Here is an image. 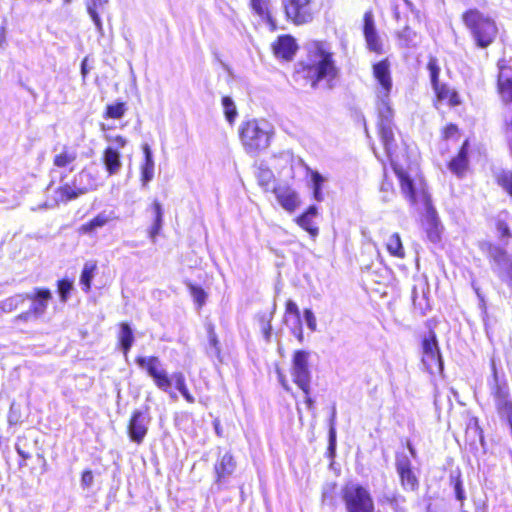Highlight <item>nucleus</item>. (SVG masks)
<instances>
[{
	"instance_id": "nucleus-45",
	"label": "nucleus",
	"mask_w": 512,
	"mask_h": 512,
	"mask_svg": "<svg viewBox=\"0 0 512 512\" xmlns=\"http://www.w3.org/2000/svg\"><path fill=\"white\" fill-rule=\"evenodd\" d=\"M395 467L397 473L412 469V463L408 455L404 452L397 453L395 457Z\"/></svg>"
},
{
	"instance_id": "nucleus-5",
	"label": "nucleus",
	"mask_w": 512,
	"mask_h": 512,
	"mask_svg": "<svg viewBox=\"0 0 512 512\" xmlns=\"http://www.w3.org/2000/svg\"><path fill=\"white\" fill-rule=\"evenodd\" d=\"M272 128L265 120L252 119L241 124L239 135L248 153L265 150L270 145Z\"/></svg>"
},
{
	"instance_id": "nucleus-23",
	"label": "nucleus",
	"mask_w": 512,
	"mask_h": 512,
	"mask_svg": "<svg viewBox=\"0 0 512 512\" xmlns=\"http://www.w3.org/2000/svg\"><path fill=\"white\" fill-rule=\"evenodd\" d=\"M307 172L310 176L309 186L312 189L313 199L317 202H322L324 200L323 187L327 178L311 168H307Z\"/></svg>"
},
{
	"instance_id": "nucleus-39",
	"label": "nucleus",
	"mask_w": 512,
	"mask_h": 512,
	"mask_svg": "<svg viewBox=\"0 0 512 512\" xmlns=\"http://www.w3.org/2000/svg\"><path fill=\"white\" fill-rule=\"evenodd\" d=\"M386 248L392 256L399 258L404 257V249L398 233L390 235L386 243Z\"/></svg>"
},
{
	"instance_id": "nucleus-48",
	"label": "nucleus",
	"mask_w": 512,
	"mask_h": 512,
	"mask_svg": "<svg viewBox=\"0 0 512 512\" xmlns=\"http://www.w3.org/2000/svg\"><path fill=\"white\" fill-rule=\"evenodd\" d=\"M256 176H257L259 184L265 188H267L270 185V183L272 182V179H273V173L268 168L260 167L258 169Z\"/></svg>"
},
{
	"instance_id": "nucleus-19",
	"label": "nucleus",
	"mask_w": 512,
	"mask_h": 512,
	"mask_svg": "<svg viewBox=\"0 0 512 512\" xmlns=\"http://www.w3.org/2000/svg\"><path fill=\"white\" fill-rule=\"evenodd\" d=\"M72 181L76 185L77 191L83 195L97 187V180L88 169H82L73 177Z\"/></svg>"
},
{
	"instance_id": "nucleus-36",
	"label": "nucleus",
	"mask_w": 512,
	"mask_h": 512,
	"mask_svg": "<svg viewBox=\"0 0 512 512\" xmlns=\"http://www.w3.org/2000/svg\"><path fill=\"white\" fill-rule=\"evenodd\" d=\"M401 486L406 491H415L419 487V480L413 469L398 473Z\"/></svg>"
},
{
	"instance_id": "nucleus-1",
	"label": "nucleus",
	"mask_w": 512,
	"mask_h": 512,
	"mask_svg": "<svg viewBox=\"0 0 512 512\" xmlns=\"http://www.w3.org/2000/svg\"><path fill=\"white\" fill-rule=\"evenodd\" d=\"M304 48L306 57L296 64L295 73L309 80L312 88H317L320 81L330 83L338 77L339 69L328 42L312 40Z\"/></svg>"
},
{
	"instance_id": "nucleus-47",
	"label": "nucleus",
	"mask_w": 512,
	"mask_h": 512,
	"mask_svg": "<svg viewBox=\"0 0 512 512\" xmlns=\"http://www.w3.org/2000/svg\"><path fill=\"white\" fill-rule=\"evenodd\" d=\"M189 288H190L191 296L193 297L195 303H197L198 308H201L206 302V298H207L206 292L204 291L203 288H201L200 286H196V285H189Z\"/></svg>"
},
{
	"instance_id": "nucleus-9",
	"label": "nucleus",
	"mask_w": 512,
	"mask_h": 512,
	"mask_svg": "<svg viewBox=\"0 0 512 512\" xmlns=\"http://www.w3.org/2000/svg\"><path fill=\"white\" fill-rule=\"evenodd\" d=\"M136 364L145 369L147 374L153 379L155 385L164 392L171 388V379L167 371L162 367L161 361L156 356H139L135 360Z\"/></svg>"
},
{
	"instance_id": "nucleus-60",
	"label": "nucleus",
	"mask_w": 512,
	"mask_h": 512,
	"mask_svg": "<svg viewBox=\"0 0 512 512\" xmlns=\"http://www.w3.org/2000/svg\"><path fill=\"white\" fill-rule=\"evenodd\" d=\"M6 45V34L4 27H0V48H4Z\"/></svg>"
},
{
	"instance_id": "nucleus-12",
	"label": "nucleus",
	"mask_w": 512,
	"mask_h": 512,
	"mask_svg": "<svg viewBox=\"0 0 512 512\" xmlns=\"http://www.w3.org/2000/svg\"><path fill=\"white\" fill-rule=\"evenodd\" d=\"M423 358L422 362L428 370L432 371L437 368L439 371L443 370V360L440 353L438 340L434 331L429 333L422 340Z\"/></svg>"
},
{
	"instance_id": "nucleus-10",
	"label": "nucleus",
	"mask_w": 512,
	"mask_h": 512,
	"mask_svg": "<svg viewBox=\"0 0 512 512\" xmlns=\"http://www.w3.org/2000/svg\"><path fill=\"white\" fill-rule=\"evenodd\" d=\"M285 13L296 25L312 22L315 13L313 0H283Z\"/></svg>"
},
{
	"instance_id": "nucleus-61",
	"label": "nucleus",
	"mask_w": 512,
	"mask_h": 512,
	"mask_svg": "<svg viewBox=\"0 0 512 512\" xmlns=\"http://www.w3.org/2000/svg\"><path fill=\"white\" fill-rule=\"evenodd\" d=\"M304 395H305V403H306L308 409H311L314 405V400L310 397V393L304 394Z\"/></svg>"
},
{
	"instance_id": "nucleus-35",
	"label": "nucleus",
	"mask_w": 512,
	"mask_h": 512,
	"mask_svg": "<svg viewBox=\"0 0 512 512\" xmlns=\"http://www.w3.org/2000/svg\"><path fill=\"white\" fill-rule=\"evenodd\" d=\"M152 210L154 213V222L150 229L149 234H150L152 241H154L155 237L159 234V232L162 228L163 208H162V205L158 201L155 200L152 204Z\"/></svg>"
},
{
	"instance_id": "nucleus-53",
	"label": "nucleus",
	"mask_w": 512,
	"mask_h": 512,
	"mask_svg": "<svg viewBox=\"0 0 512 512\" xmlns=\"http://www.w3.org/2000/svg\"><path fill=\"white\" fill-rule=\"evenodd\" d=\"M23 442H24V440L18 439V441L15 444V449H16L17 454L23 460H28L31 458V453L26 450V447Z\"/></svg>"
},
{
	"instance_id": "nucleus-54",
	"label": "nucleus",
	"mask_w": 512,
	"mask_h": 512,
	"mask_svg": "<svg viewBox=\"0 0 512 512\" xmlns=\"http://www.w3.org/2000/svg\"><path fill=\"white\" fill-rule=\"evenodd\" d=\"M89 16L91 17V19H92V21H93V23H94V25L96 27L97 32L101 36H103L104 35V29H103V24H102L99 12L89 13Z\"/></svg>"
},
{
	"instance_id": "nucleus-22",
	"label": "nucleus",
	"mask_w": 512,
	"mask_h": 512,
	"mask_svg": "<svg viewBox=\"0 0 512 512\" xmlns=\"http://www.w3.org/2000/svg\"><path fill=\"white\" fill-rule=\"evenodd\" d=\"M112 220V213H107L106 211H102L97 214L90 221L82 224L79 227V233L85 235H92L97 229L104 227L107 223Z\"/></svg>"
},
{
	"instance_id": "nucleus-24",
	"label": "nucleus",
	"mask_w": 512,
	"mask_h": 512,
	"mask_svg": "<svg viewBox=\"0 0 512 512\" xmlns=\"http://www.w3.org/2000/svg\"><path fill=\"white\" fill-rule=\"evenodd\" d=\"M103 163L109 175L117 174L122 167L118 149L107 147L103 153Z\"/></svg>"
},
{
	"instance_id": "nucleus-3",
	"label": "nucleus",
	"mask_w": 512,
	"mask_h": 512,
	"mask_svg": "<svg viewBox=\"0 0 512 512\" xmlns=\"http://www.w3.org/2000/svg\"><path fill=\"white\" fill-rule=\"evenodd\" d=\"M400 181L401 191L411 204H416L421 198L425 205L423 227L427 238L432 243H438L441 239L442 226L435 208L431 205L428 195L416 187L414 180L402 169L395 170Z\"/></svg>"
},
{
	"instance_id": "nucleus-25",
	"label": "nucleus",
	"mask_w": 512,
	"mask_h": 512,
	"mask_svg": "<svg viewBox=\"0 0 512 512\" xmlns=\"http://www.w3.org/2000/svg\"><path fill=\"white\" fill-rule=\"evenodd\" d=\"M144 163L141 166L142 185L146 186L154 177L153 153L148 144L143 145Z\"/></svg>"
},
{
	"instance_id": "nucleus-38",
	"label": "nucleus",
	"mask_w": 512,
	"mask_h": 512,
	"mask_svg": "<svg viewBox=\"0 0 512 512\" xmlns=\"http://www.w3.org/2000/svg\"><path fill=\"white\" fill-rule=\"evenodd\" d=\"M498 89L506 102H512V77H505L503 72L498 76Z\"/></svg>"
},
{
	"instance_id": "nucleus-30",
	"label": "nucleus",
	"mask_w": 512,
	"mask_h": 512,
	"mask_svg": "<svg viewBox=\"0 0 512 512\" xmlns=\"http://www.w3.org/2000/svg\"><path fill=\"white\" fill-rule=\"evenodd\" d=\"M27 301V297L23 294H15L0 301V311L3 313H11L18 308H22Z\"/></svg>"
},
{
	"instance_id": "nucleus-13",
	"label": "nucleus",
	"mask_w": 512,
	"mask_h": 512,
	"mask_svg": "<svg viewBox=\"0 0 512 512\" xmlns=\"http://www.w3.org/2000/svg\"><path fill=\"white\" fill-rule=\"evenodd\" d=\"M486 251L489 259L492 261V270L498 274L499 277L512 278V258L508 255L507 251L498 245L487 243Z\"/></svg>"
},
{
	"instance_id": "nucleus-51",
	"label": "nucleus",
	"mask_w": 512,
	"mask_h": 512,
	"mask_svg": "<svg viewBox=\"0 0 512 512\" xmlns=\"http://www.w3.org/2000/svg\"><path fill=\"white\" fill-rule=\"evenodd\" d=\"M94 483V475L91 470H85L82 473L80 484L83 489H89Z\"/></svg>"
},
{
	"instance_id": "nucleus-20",
	"label": "nucleus",
	"mask_w": 512,
	"mask_h": 512,
	"mask_svg": "<svg viewBox=\"0 0 512 512\" xmlns=\"http://www.w3.org/2000/svg\"><path fill=\"white\" fill-rule=\"evenodd\" d=\"M468 162V144L466 141L461 146L458 154L450 160L448 168L452 173L461 177L468 167Z\"/></svg>"
},
{
	"instance_id": "nucleus-18",
	"label": "nucleus",
	"mask_w": 512,
	"mask_h": 512,
	"mask_svg": "<svg viewBox=\"0 0 512 512\" xmlns=\"http://www.w3.org/2000/svg\"><path fill=\"white\" fill-rule=\"evenodd\" d=\"M275 196L279 204L287 211L293 212L299 205V197L295 190L290 187L279 186L274 188Z\"/></svg>"
},
{
	"instance_id": "nucleus-29",
	"label": "nucleus",
	"mask_w": 512,
	"mask_h": 512,
	"mask_svg": "<svg viewBox=\"0 0 512 512\" xmlns=\"http://www.w3.org/2000/svg\"><path fill=\"white\" fill-rule=\"evenodd\" d=\"M77 159L76 150L64 146L62 151L53 157V165L57 168H65Z\"/></svg>"
},
{
	"instance_id": "nucleus-55",
	"label": "nucleus",
	"mask_w": 512,
	"mask_h": 512,
	"mask_svg": "<svg viewBox=\"0 0 512 512\" xmlns=\"http://www.w3.org/2000/svg\"><path fill=\"white\" fill-rule=\"evenodd\" d=\"M286 311L288 313L295 314L297 316L298 323L300 324L299 308H298L297 304L294 301H292V300H288L287 301V303H286Z\"/></svg>"
},
{
	"instance_id": "nucleus-43",
	"label": "nucleus",
	"mask_w": 512,
	"mask_h": 512,
	"mask_svg": "<svg viewBox=\"0 0 512 512\" xmlns=\"http://www.w3.org/2000/svg\"><path fill=\"white\" fill-rule=\"evenodd\" d=\"M125 111H126V105L123 102L109 104L106 107L104 117L112 118V119H120L124 116Z\"/></svg>"
},
{
	"instance_id": "nucleus-32",
	"label": "nucleus",
	"mask_w": 512,
	"mask_h": 512,
	"mask_svg": "<svg viewBox=\"0 0 512 512\" xmlns=\"http://www.w3.org/2000/svg\"><path fill=\"white\" fill-rule=\"evenodd\" d=\"M97 265L95 262H86L80 275V285L82 290L88 292L91 288V282L94 278Z\"/></svg>"
},
{
	"instance_id": "nucleus-21",
	"label": "nucleus",
	"mask_w": 512,
	"mask_h": 512,
	"mask_svg": "<svg viewBox=\"0 0 512 512\" xmlns=\"http://www.w3.org/2000/svg\"><path fill=\"white\" fill-rule=\"evenodd\" d=\"M318 214V208L315 205H310L307 210L297 218L298 225L306 230L312 237H316L319 229L314 225V218Z\"/></svg>"
},
{
	"instance_id": "nucleus-50",
	"label": "nucleus",
	"mask_w": 512,
	"mask_h": 512,
	"mask_svg": "<svg viewBox=\"0 0 512 512\" xmlns=\"http://www.w3.org/2000/svg\"><path fill=\"white\" fill-rule=\"evenodd\" d=\"M303 317H304L307 327L311 331H316L317 322H316V317H315L313 311L311 309H304Z\"/></svg>"
},
{
	"instance_id": "nucleus-64",
	"label": "nucleus",
	"mask_w": 512,
	"mask_h": 512,
	"mask_svg": "<svg viewBox=\"0 0 512 512\" xmlns=\"http://www.w3.org/2000/svg\"><path fill=\"white\" fill-rule=\"evenodd\" d=\"M389 188H390V184H385V183H384V184H382L381 190H382V191H388V190H389Z\"/></svg>"
},
{
	"instance_id": "nucleus-4",
	"label": "nucleus",
	"mask_w": 512,
	"mask_h": 512,
	"mask_svg": "<svg viewBox=\"0 0 512 512\" xmlns=\"http://www.w3.org/2000/svg\"><path fill=\"white\" fill-rule=\"evenodd\" d=\"M462 20L478 48L485 49L495 41L498 28L491 17L478 9H468L463 13Z\"/></svg>"
},
{
	"instance_id": "nucleus-16",
	"label": "nucleus",
	"mask_w": 512,
	"mask_h": 512,
	"mask_svg": "<svg viewBox=\"0 0 512 512\" xmlns=\"http://www.w3.org/2000/svg\"><path fill=\"white\" fill-rule=\"evenodd\" d=\"M67 177L66 174H61L60 176V183L61 185L57 187L55 190V196L54 201L55 204L59 203H68L70 201H73L77 198H79L81 195H83L81 192H78L76 189V185L73 183V181H65V178Z\"/></svg>"
},
{
	"instance_id": "nucleus-11",
	"label": "nucleus",
	"mask_w": 512,
	"mask_h": 512,
	"mask_svg": "<svg viewBox=\"0 0 512 512\" xmlns=\"http://www.w3.org/2000/svg\"><path fill=\"white\" fill-rule=\"evenodd\" d=\"M150 422L151 416L148 406L134 410L127 427L130 441L138 445L141 444L148 433Z\"/></svg>"
},
{
	"instance_id": "nucleus-28",
	"label": "nucleus",
	"mask_w": 512,
	"mask_h": 512,
	"mask_svg": "<svg viewBox=\"0 0 512 512\" xmlns=\"http://www.w3.org/2000/svg\"><path fill=\"white\" fill-rule=\"evenodd\" d=\"M118 340L121 350L123 351L124 355L127 356L134 343L133 329L128 323L123 322L120 324Z\"/></svg>"
},
{
	"instance_id": "nucleus-40",
	"label": "nucleus",
	"mask_w": 512,
	"mask_h": 512,
	"mask_svg": "<svg viewBox=\"0 0 512 512\" xmlns=\"http://www.w3.org/2000/svg\"><path fill=\"white\" fill-rule=\"evenodd\" d=\"M221 102L224 109L225 118L230 124H232L238 115L236 105L233 99L229 96H224Z\"/></svg>"
},
{
	"instance_id": "nucleus-63",
	"label": "nucleus",
	"mask_w": 512,
	"mask_h": 512,
	"mask_svg": "<svg viewBox=\"0 0 512 512\" xmlns=\"http://www.w3.org/2000/svg\"><path fill=\"white\" fill-rule=\"evenodd\" d=\"M50 206L48 205L47 202H44L43 204L39 205L38 209L41 210V209H47L49 208Z\"/></svg>"
},
{
	"instance_id": "nucleus-15",
	"label": "nucleus",
	"mask_w": 512,
	"mask_h": 512,
	"mask_svg": "<svg viewBox=\"0 0 512 512\" xmlns=\"http://www.w3.org/2000/svg\"><path fill=\"white\" fill-rule=\"evenodd\" d=\"M298 49L295 39L290 35H282L272 44L274 55L278 59L290 61Z\"/></svg>"
},
{
	"instance_id": "nucleus-52",
	"label": "nucleus",
	"mask_w": 512,
	"mask_h": 512,
	"mask_svg": "<svg viewBox=\"0 0 512 512\" xmlns=\"http://www.w3.org/2000/svg\"><path fill=\"white\" fill-rule=\"evenodd\" d=\"M108 3V0H88L86 4L87 12H98L104 5Z\"/></svg>"
},
{
	"instance_id": "nucleus-58",
	"label": "nucleus",
	"mask_w": 512,
	"mask_h": 512,
	"mask_svg": "<svg viewBox=\"0 0 512 512\" xmlns=\"http://www.w3.org/2000/svg\"><path fill=\"white\" fill-rule=\"evenodd\" d=\"M470 432H473L475 435L479 434V436L482 438L481 430H480V428L478 426V423H477L476 419L474 420L473 426L469 425V427H468L467 434H469Z\"/></svg>"
},
{
	"instance_id": "nucleus-17",
	"label": "nucleus",
	"mask_w": 512,
	"mask_h": 512,
	"mask_svg": "<svg viewBox=\"0 0 512 512\" xmlns=\"http://www.w3.org/2000/svg\"><path fill=\"white\" fill-rule=\"evenodd\" d=\"M236 469V461L230 452H226L215 463L214 471L216 475V483H221L229 478Z\"/></svg>"
},
{
	"instance_id": "nucleus-44",
	"label": "nucleus",
	"mask_w": 512,
	"mask_h": 512,
	"mask_svg": "<svg viewBox=\"0 0 512 512\" xmlns=\"http://www.w3.org/2000/svg\"><path fill=\"white\" fill-rule=\"evenodd\" d=\"M450 480L453 485L456 499L460 502H463L466 499V495L460 472H458L456 475L454 473H451Z\"/></svg>"
},
{
	"instance_id": "nucleus-6",
	"label": "nucleus",
	"mask_w": 512,
	"mask_h": 512,
	"mask_svg": "<svg viewBox=\"0 0 512 512\" xmlns=\"http://www.w3.org/2000/svg\"><path fill=\"white\" fill-rule=\"evenodd\" d=\"M341 496L347 512L375 511V504L370 491L361 484L348 483L342 488Z\"/></svg>"
},
{
	"instance_id": "nucleus-62",
	"label": "nucleus",
	"mask_w": 512,
	"mask_h": 512,
	"mask_svg": "<svg viewBox=\"0 0 512 512\" xmlns=\"http://www.w3.org/2000/svg\"><path fill=\"white\" fill-rule=\"evenodd\" d=\"M296 337L299 342H303L304 337H303V331H302L301 327H299Z\"/></svg>"
},
{
	"instance_id": "nucleus-7",
	"label": "nucleus",
	"mask_w": 512,
	"mask_h": 512,
	"mask_svg": "<svg viewBox=\"0 0 512 512\" xmlns=\"http://www.w3.org/2000/svg\"><path fill=\"white\" fill-rule=\"evenodd\" d=\"M24 295L27 297V301L30 302L29 308L17 315L13 319L14 323L39 319L45 314L49 301L52 299V293L47 288L36 287L32 292L24 293Z\"/></svg>"
},
{
	"instance_id": "nucleus-27",
	"label": "nucleus",
	"mask_w": 512,
	"mask_h": 512,
	"mask_svg": "<svg viewBox=\"0 0 512 512\" xmlns=\"http://www.w3.org/2000/svg\"><path fill=\"white\" fill-rule=\"evenodd\" d=\"M251 7L253 11L262 19L264 20L271 29L276 28V23L271 16L270 10H269V1L268 0H250Z\"/></svg>"
},
{
	"instance_id": "nucleus-33",
	"label": "nucleus",
	"mask_w": 512,
	"mask_h": 512,
	"mask_svg": "<svg viewBox=\"0 0 512 512\" xmlns=\"http://www.w3.org/2000/svg\"><path fill=\"white\" fill-rule=\"evenodd\" d=\"M171 384L174 382L176 389L181 393V395L185 398V400L189 403H194L195 398L193 395L189 392L185 376L182 372H175L171 375Z\"/></svg>"
},
{
	"instance_id": "nucleus-31",
	"label": "nucleus",
	"mask_w": 512,
	"mask_h": 512,
	"mask_svg": "<svg viewBox=\"0 0 512 512\" xmlns=\"http://www.w3.org/2000/svg\"><path fill=\"white\" fill-rule=\"evenodd\" d=\"M380 501L383 504H388L394 512H407L404 507L406 498L398 492L385 493Z\"/></svg>"
},
{
	"instance_id": "nucleus-42",
	"label": "nucleus",
	"mask_w": 512,
	"mask_h": 512,
	"mask_svg": "<svg viewBox=\"0 0 512 512\" xmlns=\"http://www.w3.org/2000/svg\"><path fill=\"white\" fill-rule=\"evenodd\" d=\"M335 419H336V408L333 406L331 417L329 420V432H328V450L330 453H335L336 450V428H335Z\"/></svg>"
},
{
	"instance_id": "nucleus-37",
	"label": "nucleus",
	"mask_w": 512,
	"mask_h": 512,
	"mask_svg": "<svg viewBox=\"0 0 512 512\" xmlns=\"http://www.w3.org/2000/svg\"><path fill=\"white\" fill-rule=\"evenodd\" d=\"M495 179L497 184L512 197V170L499 169L495 172Z\"/></svg>"
},
{
	"instance_id": "nucleus-14",
	"label": "nucleus",
	"mask_w": 512,
	"mask_h": 512,
	"mask_svg": "<svg viewBox=\"0 0 512 512\" xmlns=\"http://www.w3.org/2000/svg\"><path fill=\"white\" fill-rule=\"evenodd\" d=\"M363 34L369 51L383 54V43L377 32L372 11H366L364 14Z\"/></svg>"
},
{
	"instance_id": "nucleus-8",
	"label": "nucleus",
	"mask_w": 512,
	"mask_h": 512,
	"mask_svg": "<svg viewBox=\"0 0 512 512\" xmlns=\"http://www.w3.org/2000/svg\"><path fill=\"white\" fill-rule=\"evenodd\" d=\"M309 359L310 352L306 350H296L292 356L291 376L304 394L310 393L312 375Z\"/></svg>"
},
{
	"instance_id": "nucleus-26",
	"label": "nucleus",
	"mask_w": 512,
	"mask_h": 512,
	"mask_svg": "<svg viewBox=\"0 0 512 512\" xmlns=\"http://www.w3.org/2000/svg\"><path fill=\"white\" fill-rule=\"evenodd\" d=\"M206 331L208 336V346L206 348V353L209 358L211 359H218L219 362L222 361L221 359V349H220V343L217 337V334L215 332L214 325L212 323H208L206 325Z\"/></svg>"
},
{
	"instance_id": "nucleus-59",
	"label": "nucleus",
	"mask_w": 512,
	"mask_h": 512,
	"mask_svg": "<svg viewBox=\"0 0 512 512\" xmlns=\"http://www.w3.org/2000/svg\"><path fill=\"white\" fill-rule=\"evenodd\" d=\"M498 229L501 231V234H502L503 237L510 236V229H509V227L506 224L499 223L498 224Z\"/></svg>"
},
{
	"instance_id": "nucleus-49",
	"label": "nucleus",
	"mask_w": 512,
	"mask_h": 512,
	"mask_svg": "<svg viewBox=\"0 0 512 512\" xmlns=\"http://www.w3.org/2000/svg\"><path fill=\"white\" fill-rule=\"evenodd\" d=\"M398 37L404 42L405 46L409 47L414 44L416 33L409 27L405 26L399 33Z\"/></svg>"
},
{
	"instance_id": "nucleus-57",
	"label": "nucleus",
	"mask_w": 512,
	"mask_h": 512,
	"mask_svg": "<svg viewBox=\"0 0 512 512\" xmlns=\"http://www.w3.org/2000/svg\"><path fill=\"white\" fill-rule=\"evenodd\" d=\"M87 62H88V57H85L82 62H81V69H80V72H81V75H82V78L83 80L86 79L88 73H89V68L87 66Z\"/></svg>"
},
{
	"instance_id": "nucleus-34",
	"label": "nucleus",
	"mask_w": 512,
	"mask_h": 512,
	"mask_svg": "<svg viewBox=\"0 0 512 512\" xmlns=\"http://www.w3.org/2000/svg\"><path fill=\"white\" fill-rule=\"evenodd\" d=\"M438 101L449 100L450 105L455 106L459 102L457 100V93L451 92L446 84H437L432 87Z\"/></svg>"
},
{
	"instance_id": "nucleus-2",
	"label": "nucleus",
	"mask_w": 512,
	"mask_h": 512,
	"mask_svg": "<svg viewBox=\"0 0 512 512\" xmlns=\"http://www.w3.org/2000/svg\"><path fill=\"white\" fill-rule=\"evenodd\" d=\"M372 69L373 76L379 85L377 90L378 132L386 153L390 155L395 147L394 113L390 105V93L393 86L390 63L388 59H383L374 63Z\"/></svg>"
},
{
	"instance_id": "nucleus-41",
	"label": "nucleus",
	"mask_w": 512,
	"mask_h": 512,
	"mask_svg": "<svg viewBox=\"0 0 512 512\" xmlns=\"http://www.w3.org/2000/svg\"><path fill=\"white\" fill-rule=\"evenodd\" d=\"M427 70L429 71V78L431 86H436L440 83L439 75H440V65L438 59L434 56H430L427 63Z\"/></svg>"
},
{
	"instance_id": "nucleus-46",
	"label": "nucleus",
	"mask_w": 512,
	"mask_h": 512,
	"mask_svg": "<svg viewBox=\"0 0 512 512\" xmlns=\"http://www.w3.org/2000/svg\"><path fill=\"white\" fill-rule=\"evenodd\" d=\"M58 293L62 302H66L73 288V283L69 279H61L57 283Z\"/></svg>"
},
{
	"instance_id": "nucleus-56",
	"label": "nucleus",
	"mask_w": 512,
	"mask_h": 512,
	"mask_svg": "<svg viewBox=\"0 0 512 512\" xmlns=\"http://www.w3.org/2000/svg\"><path fill=\"white\" fill-rule=\"evenodd\" d=\"M106 139L108 141L115 142L116 145H117L116 149L124 148L126 146V144H127V140L124 137L120 136V135L116 136L115 138H111L110 136H106Z\"/></svg>"
}]
</instances>
